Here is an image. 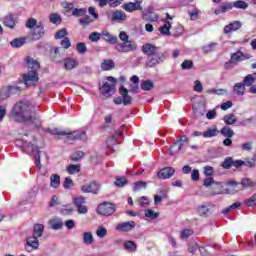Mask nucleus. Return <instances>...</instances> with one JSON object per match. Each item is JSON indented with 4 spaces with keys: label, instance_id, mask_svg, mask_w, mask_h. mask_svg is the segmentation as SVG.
<instances>
[{
    "label": "nucleus",
    "instance_id": "34",
    "mask_svg": "<svg viewBox=\"0 0 256 256\" xmlns=\"http://www.w3.org/2000/svg\"><path fill=\"white\" fill-rule=\"evenodd\" d=\"M69 175H77L81 172V164H70L66 169Z\"/></svg>",
    "mask_w": 256,
    "mask_h": 256
},
{
    "label": "nucleus",
    "instance_id": "56",
    "mask_svg": "<svg viewBox=\"0 0 256 256\" xmlns=\"http://www.w3.org/2000/svg\"><path fill=\"white\" fill-rule=\"evenodd\" d=\"M193 233H195L193 229H184L180 234V239H189Z\"/></svg>",
    "mask_w": 256,
    "mask_h": 256
},
{
    "label": "nucleus",
    "instance_id": "42",
    "mask_svg": "<svg viewBox=\"0 0 256 256\" xmlns=\"http://www.w3.org/2000/svg\"><path fill=\"white\" fill-rule=\"evenodd\" d=\"M49 21L53 25H61V22L63 21V19L61 18V15H59L57 13H52L49 16Z\"/></svg>",
    "mask_w": 256,
    "mask_h": 256
},
{
    "label": "nucleus",
    "instance_id": "32",
    "mask_svg": "<svg viewBox=\"0 0 256 256\" xmlns=\"http://www.w3.org/2000/svg\"><path fill=\"white\" fill-rule=\"evenodd\" d=\"M26 243L32 249H39V238L37 236H30L27 238Z\"/></svg>",
    "mask_w": 256,
    "mask_h": 256
},
{
    "label": "nucleus",
    "instance_id": "22",
    "mask_svg": "<svg viewBox=\"0 0 256 256\" xmlns=\"http://www.w3.org/2000/svg\"><path fill=\"white\" fill-rule=\"evenodd\" d=\"M127 19V14L121 10H115L111 14V21H114L115 23H123Z\"/></svg>",
    "mask_w": 256,
    "mask_h": 256
},
{
    "label": "nucleus",
    "instance_id": "60",
    "mask_svg": "<svg viewBox=\"0 0 256 256\" xmlns=\"http://www.w3.org/2000/svg\"><path fill=\"white\" fill-rule=\"evenodd\" d=\"M181 68L185 71H189V69H193V61L191 60H184L181 64Z\"/></svg>",
    "mask_w": 256,
    "mask_h": 256
},
{
    "label": "nucleus",
    "instance_id": "20",
    "mask_svg": "<svg viewBox=\"0 0 256 256\" xmlns=\"http://www.w3.org/2000/svg\"><path fill=\"white\" fill-rule=\"evenodd\" d=\"M173 175H175V169L171 167H166L158 172L157 177L158 179H171Z\"/></svg>",
    "mask_w": 256,
    "mask_h": 256
},
{
    "label": "nucleus",
    "instance_id": "41",
    "mask_svg": "<svg viewBox=\"0 0 256 256\" xmlns=\"http://www.w3.org/2000/svg\"><path fill=\"white\" fill-rule=\"evenodd\" d=\"M115 62L113 60H103L101 63V69L102 71H111V69H114Z\"/></svg>",
    "mask_w": 256,
    "mask_h": 256
},
{
    "label": "nucleus",
    "instance_id": "61",
    "mask_svg": "<svg viewBox=\"0 0 256 256\" xmlns=\"http://www.w3.org/2000/svg\"><path fill=\"white\" fill-rule=\"evenodd\" d=\"M223 169H231L233 167V158L228 157L222 163Z\"/></svg>",
    "mask_w": 256,
    "mask_h": 256
},
{
    "label": "nucleus",
    "instance_id": "47",
    "mask_svg": "<svg viewBox=\"0 0 256 256\" xmlns=\"http://www.w3.org/2000/svg\"><path fill=\"white\" fill-rule=\"evenodd\" d=\"M171 22L166 21V23L160 27V33L162 35H171Z\"/></svg>",
    "mask_w": 256,
    "mask_h": 256
},
{
    "label": "nucleus",
    "instance_id": "39",
    "mask_svg": "<svg viewBox=\"0 0 256 256\" xmlns=\"http://www.w3.org/2000/svg\"><path fill=\"white\" fill-rule=\"evenodd\" d=\"M124 249L130 253H135L137 251V243L131 240L124 242Z\"/></svg>",
    "mask_w": 256,
    "mask_h": 256
},
{
    "label": "nucleus",
    "instance_id": "16",
    "mask_svg": "<svg viewBox=\"0 0 256 256\" xmlns=\"http://www.w3.org/2000/svg\"><path fill=\"white\" fill-rule=\"evenodd\" d=\"M142 19H144V21H158L159 19V15L155 12H153L152 8H147L146 10H144L142 12Z\"/></svg>",
    "mask_w": 256,
    "mask_h": 256
},
{
    "label": "nucleus",
    "instance_id": "3",
    "mask_svg": "<svg viewBox=\"0 0 256 256\" xmlns=\"http://www.w3.org/2000/svg\"><path fill=\"white\" fill-rule=\"evenodd\" d=\"M74 207H76L79 215H87L89 208L86 206L87 199L83 196L73 198Z\"/></svg>",
    "mask_w": 256,
    "mask_h": 256
},
{
    "label": "nucleus",
    "instance_id": "13",
    "mask_svg": "<svg viewBox=\"0 0 256 256\" xmlns=\"http://www.w3.org/2000/svg\"><path fill=\"white\" fill-rule=\"evenodd\" d=\"M67 139L70 141L80 140L87 141V133L85 131L67 132Z\"/></svg>",
    "mask_w": 256,
    "mask_h": 256
},
{
    "label": "nucleus",
    "instance_id": "18",
    "mask_svg": "<svg viewBox=\"0 0 256 256\" xmlns=\"http://www.w3.org/2000/svg\"><path fill=\"white\" fill-rule=\"evenodd\" d=\"M26 67L28 70V73H37L39 71V62L37 60H34L31 57H28L26 60Z\"/></svg>",
    "mask_w": 256,
    "mask_h": 256
},
{
    "label": "nucleus",
    "instance_id": "24",
    "mask_svg": "<svg viewBox=\"0 0 256 256\" xmlns=\"http://www.w3.org/2000/svg\"><path fill=\"white\" fill-rule=\"evenodd\" d=\"M159 51V48L153 44H144L142 46V52L144 53V55H147L148 57H150V55H154V53H157Z\"/></svg>",
    "mask_w": 256,
    "mask_h": 256
},
{
    "label": "nucleus",
    "instance_id": "9",
    "mask_svg": "<svg viewBox=\"0 0 256 256\" xmlns=\"http://www.w3.org/2000/svg\"><path fill=\"white\" fill-rule=\"evenodd\" d=\"M135 227H137L135 221L120 222L116 225L115 230L120 231L121 233H129L133 231Z\"/></svg>",
    "mask_w": 256,
    "mask_h": 256
},
{
    "label": "nucleus",
    "instance_id": "44",
    "mask_svg": "<svg viewBox=\"0 0 256 256\" xmlns=\"http://www.w3.org/2000/svg\"><path fill=\"white\" fill-rule=\"evenodd\" d=\"M206 93H208V95H218V96L227 95V89H223V88L209 89L206 91Z\"/></svg>",
    "mask_w": 256,
    "mask_h": 256
},
{
    "label": "nucleus",
    "instance_id": "40",
    "mask_svg": "<svg viewBox=\"0 0 256 256\" xmlns=\"http://www.w3.org/2000/svg\"><path fill=\"white\" fill-rule=\"evenodd\" d=\"M221 135H223V137H226L228 139H231V137L235 136V131H233V129H231L229 126H224L221 130H220Z\"/></svg>",
    "mask_w": 256,
    "mask_h": 256
},
{
    "label": "nucleus",
    "instance_id": "14",
    "mask_svg": "<svg viewBox=\"0 0 256 256\" xmlns=\"http://www.w3.org/2000/svg\"><path fill=\"white\" fill-rule=\"evenodd\" d=\"M230 59L237 65V63H241V61H247V59H249V55L243 53L241 50H238L231 54Z\"/></svg>",
    "mask_w": 256,
    "mask_h": 256
},
{
    "label": "nucleus",
    "instance_id": "59",
    "mask_svg": "<svg viewBox=\"0 0 256 256\" xmlns=\"http://www.w3.org/2000/svg\"><path fill=\"white\" fill-rule=\"evenodd\" d=\"M65 37H67V29L66 28H62V29L58 30L55 34V39H65Z\"/></svg>",
    "mask_w": 256,
    "mask_h": 256
},
{
    "label": "nucleus",
    "instance_id": "1",
    "mask_svg": "<svg viewBox=\"0 0 256 256\" xmlns=\"http://www.w3.org/2000/svg\"><path fill=\"white\" fill-rule=\"evenodd\" d=\"M11 117L18 123H35L37 121L35 108L29 102L16 103L12 108Z\"/></svg>",
    "mask_w": 256,
    "mask_h": 256
},
{
    "label": "nucleus",
    "instance_id": "64",
    "mask_svg": "<svg viewBox=\"0 0 256 256\" xmlns=\"http://www.w3.org/2000/svg\"><path fill=\"white\" fill-rule=\"evenodd\" d=\"M64 189H72L73 187V179L71 177H66L63 182Z\"/></svg>",
    "mask_w": 256,
    "mask_h": 256
},
{
    "label": "nucleus",
    "instance_id": "4",
    "mask_svg": "<svg viewBox=\"0 0 256 256\" xmlns=\"http://www.w3.org/2000/svg\"><path fill=\"white\" fill-rule=\"evenodd\" d=\"M98 215H102L104 217H109L115 213V205L113 203L104 202L97 207Z\"/></svg>",
    "mask_w": 256,
    "mask_h": 256
},
{
    "label": "nucleus",
    "instance_id": "37",
    "mask_svg": "<svg viewBox=\"0 0 256 256\" xmlns=\"http://www.w3.org/2000/svg\"><path fill=\"white\" fill-rule=\"evenodd\" d=\"M223 121L225 125H235L237 123V116L233 113L227 114L223 117Z\"/></svg>",
    "mask_w": 256,
    "mask_h": 256
},
{
    "label": "nucleus",
    "instance_id": "25",
    "mask_svg": "<svg viewBox=\"0 0 256 256\" xmlns=\"http://www.w3.org/2000/svg\"><path fill=\"white\" fill-rule=\"evenodd\" d=\"M48 225L53 231H59L63 229V220L61 218H53L48 221Z\"/></svg>",
    "mask_w": 256,
    "mask_h": 256
},
{
    "label": "nucleus",
    "instance_id": "58",
    "mask_svg": "<svg viewBox=\"0 0 256 256\" xmlns=\"http://www.w3.org/2000/svg\"><path fill=\"white\" fill-rule=\"evenodd\" d=\"M126 184H127V178H125V177H118V178H116V181L114 182V185L116 187H125Z\"/></svg>",
    "mask_w": 256,
    "mask_h": 256
},
{
    "label": "nucleus",
    "instance_id": "43",
    "mask_svg": "<svg viewBox=\"0 0 256 256\" xmlns=\"http://www.w3.org/2000/svg\"><path fill=\"white\" fill-rule=\"evenodd\" d=\"M11 47L18 49L19 47H23L25 45V38H15L10 42Z\"/></svg>",
    "mask_w": 256,
    "mask_h": 256
},
{
    "label": "nucleus",
    "instance_id": "63",
    "mask_svg": "<svg viewBox=\"0 0 256 256\" xmlns=\"http://www.w3.org/2000/svg\"><path fill=\"white\" fill-rule=\"evenodd\" d=\"M0 97L1 99H9V97H11V92H9L8 86L2 88V90L0 91Z\"/></svg>",
    "mask_w": 256,
    "mask_h": 256
},
{
    "label": "nucleus",
    "instance_id": "15",
    "mask_svg": "<svg viewBox=\"0 0 256 256\" xmlns=\"http://www.w3.org/2000/svg\"><path fill=\"white\" fill-rule=\"evenodd\" d=\"M100 91L104 97H111L115 94V85L109 84V82H105L101 87Z\"/></svg>",
    "mask_w": 256,
    "mask_h": 256
},
{
    "label": "nucleus",
    "instance_id": "11",
    "mask_svg": "<svg viewBox=\"0 0 256 256\" xmlns=\"http://www.w3.org/2000/svg\"><path fill=\"white\" fill-rule=\"evenodd\" d=\"M23 81L26 87H33L39 81V74L28 72L23 75Z\"/></svg>",
    "mask_w": 256,
    "mask_h": 256
},
{
    "label": "nucleus",
    "instance_id": "54",
    "mask_svg": "<svg viewBox=\"0 0 256 256\" xmlns=\"http://www.w3.org/2000/svg\"><path fill=\"white\" fill-rule=\"evenodd\" d=\"M246 207H256V193L244 201Z\"/></svg>",
    "mask_w": 256,
    "mask_h": 256
},
{
    "label": "nucleus",
    "instance_id": "5",
    "mask_svg": "<svg viewBox=\"0 0 256 256\" xmlns=\"http://www.w3.org/2000/svg\"><path fill=\"white\" fill-rule=\"evenodd\" d=\"M115 49L118 53H131L137 51V44L129 40L128 42L116 44Z\"/></svg>",
    "mask_w": 256,
    "mask_h": 256
},
{
    "label": "nucleus",
    "instance_id": "28",
    "mask_svg": "<svg viewBox=\"0 0 256 256\" xmlns=\"http://www.w3.org/2000/svg\"><path fill=\"white\" fill-rule=\"evenodd\" d=\"M212 205L210 204H204L197 208V213L200 215V217H207L209 213H211Z\"/></svg>",
    "mask_w": 256,
    "mask_h": 256
},
{
    "label": "nucleus",
    "instance_id": "19",
    "mask_svg": "<svg viewBox=\"0 0 256 256\" xmlns=\"http://www.w3.org/2000/svg\"><path fill=\"white\" fill-rule=\"evenodd\" d=\"M243 27V23L240 21H234L228 25H226L223 29L225 35H229V33H233V31H239Z\"/></svg>",
    "mask_w": 256,
    "mask_h": 256
},
{
    "label": "nucleus",
    "instance_id": "38",
    "mask_svg": "<svg viewBox=\"0 0 256 256\" xmlns=\"http://www.w3.org/2000/svg\"><path fill=\"white\" fill-rule=\"evenodd\" d=\"M245 82H238L234 85L233 91L236 95H245Z\"/></svg>",
    "mask_w": 256,
    "mask_h": 256
},
{
    "label": "nucleus",
    "instance_id": "55",
    "mask_svg": "<svg viewBox=\"0 0 256 256\" xmlns=\"http://www.w3.org/2000/svg\"><path fill=\"white\" fill-rule=\"evenodd\" d=\"M84 155H85V153H83V151H77L70 156V159H71V161H74V162L81 161V159H83Z\"/></svg>",
    "mask_w": 256,
    "mask_h": 256
},
{
    "label": "nucleus",
    "instance_id": "52",
    "mask_svg": "<svg viewBox=\"0 0 256 256\" xmlns=\"http://www.w3.org/2000/svg\"><path fill=\"white\" fill-rule=\"evenodd\" d=\"M155 87V84H153V81L151 80H146L142 82L141 88L143 91H151Z\"/></svg>",
    "mask_w": 256,
    "mask_h": 256
},
{
    "label": "nucleus",
    "instance_id": "49",
    "mask_svg": "<svg viewBox=\"0 0 256 256\" xmlns=\"http://www.w3.org/2000/svg\"><path fill=\"white\" fill-rule=\"evenodd\" d=\"M79 23L83 27H87V26L91 25V23H93V18H91V16H89V15H86L83 18L79 19Z\"/></svg>",
    "mask_w": 256,
    "mask_h": 256
},
{
    "label": "nucleus",
    "instance_id": "8",
    "mask_svg": "<svg viewBox=\"0 0 256 256\" xmlns=\"http://www.w3.org/2000/svg\"><path fill=\"white\" fill-rule=\"evenodd\" d=\"M142 0H135L134 2H127L122 5V9L127 11V13H133L134 11H143Z\"/></svg>",
    "mask_w": 256,
    "mask_h": 256
},
{
    "label": "nucleus",
    "instance_id": "57",
    "mask_svg": "<svg viewBox=\"0 0 256 256\" xmlns=\"http://www.w3.org/2000/svg\"><path fill=\"white\" fill-rule=\"evenodd\" d=\"M37 25H39V23H37V19H35V18H30L26 22L27 29L33 30V29H35V27H37Z\"/></svg>",
    "mask_w": 256,
    "mask_h": 256
},
{
    "label": "nucleus",
    "instance_id": "7",
    "mask_svg": "<svg viewBox=\"0 0 256 256\" xmlns=\"http://www.w3.org/2000/svg\"><path fill=\"white\" fill-rule=\"evenodd\" d=\"M163 59H165V56L158 50L156 53L148 56L146 67H155L156 65H159V63H162Z\"/></svg>",
    "mask_w": 256,
    "mask_h": 256
},
{
    "label": "nucleus",
    "instance_id": "53",
    "mask_svg": "<svg viewBox=\"0 0 256 256\" xmlns=\"http://www.w3.org/2000/svg\"><path fill=\"white\" fill-rule=\"evenodd\" d=\"M87 13V8H74L72 11L73 17H82Z\"/></svg>",
    "mask_w": 256,
    "mask_h": 256
},
{
    "label": "nucleus",
    "instance_id": "33",
    "mask_svg": "<svg viewBox=\"0 0 256 256\" xmlns=\"http://www.w3.org/2000/svg\"><path fill=\"white\" fill-rule=\"evenodd\" d=\"M82 239L84 245H93V243H95V238H93L92 232H84Z\"/></svg>",
    "mask_w": 256,
    "mask_h": 256
},
{
    "label": "nucleus",
    "instance_id": "30",
    "mask_svg": "<svg viewBox=\"0 0 256 256\" xmlns=\"http://www.w3.org/2000/svg\"><path fill=\"white\" fill-rule=\"evenodd\" d=\"M78 65H79V63L77 62V60H75L73 58L64 59V68L67 71H71L72 69L77 68Z\"/></svg>",
    "mask_w": 256,
    "mask_h": 256
},
{
    "label": "nucleus",
    "instance_id": "48",
    "mask_svg": "<svg viewBox=\"0 0 256 256\" xmlns=\"http://www.w3.org/2000/svg\"><path fill=\"white\" fill-rule=\"evenodd\" d=\"M235 9H247V7H249V4H247V2L243 1V0H237L234 3H232V8Z\"/></svg>",
    "mask_w": 256,
    "mask_h": 256
},
{
    "label": "nucleus",
    "instance_id": "31",
    "mask_svg": "<svg viewBox=\"0 0 256 256\" xmlns=\"http://www.w3.org/2000/svg\"><path fill=\"white\" fill-rule=\"evenodd\" d=\"M61 185V176L58 174H52L50 176V187L52 189H59V186Z\"/></svg>",
    "mask_w": 256,
    "mask_h": 256
},
{
    "label": "nucleus",
    "instance_id": "10",
    "mask_svg": "<svg viewBox=\"0 0 256 256\" xmlns=\"http://www.w3.org/2000/svg\"><path fill=\"white\" fill-rule=\"evenodd\" d=\"M30 35L32 41H39V39H43L45 35V27L43 24L38 23V25L32 29Z\"/></svg>",
    "mask_w": 256,
    "mask_h": 256
},
{
    "label": "nucleus",
    "instance_id": "27",
    "mask_svg": "<svg viewBox=\"0 0 256 256\" xmlns=\"http://www.w3.org/2000/svg\"><path fill=\"white\" fill-rule=\"evenodd\" d=\"M202 135L205 139H211V137H217L219 135V130H217V127L213 125L204 131Z\"/></svg>",
    "mask_w": 256,
    "mask_h": 256
},
{
    "label": "nucleus",
    "instance_id": "6",
    "mask_svg": "<svg viewBox=\"0 0 256 256\" xmlns=\"http://www.w3.org/2000/svg\"><path fill=\"white\" fill-rule=\"evenodd\" d=\"M185 143H189V138H187V135L181 136L174 144L170 147V155H177L179 151L183 149L185 146Z\"/></svg>",
    "mask_w": 256,
    "mask_h": 256
},
{
    "label": "nucleus",
    "instance_id": "29",
    "mask_svg": "<svg viewBox=\"0 0 256 256\" xmlns=\"http://www.w3.org/2000/svg\"><path fill=\"white\" fill-rule=\"evenodd\" d=\"M102 37L104 41H106L107 43H110V45H115L119 41V38H117V36H113L111 35V33L107 31L102 32Z\"/></svg>",
    "mask_w": 256,
    "mask_h": 256
},
{
    "label": "nucleus",
    "instance_id": "35",
    "mask_svg": "<svg viewBox=\"0 0 256 256\" xmlns=\"http://www.w3.org/2000/svg\"><path fill=\"white\" fill-rule=\"evenodd\" d=\"M45 231V225L43 224H35L33 229V235L34 237H43V232Z\"/></svg>",
    "mask_w": 256,
    "mask_h": 256
},
{
    "label": "nucleus",
    "instance_id": "26",
    "mask_svg": "<svg viewBox=\"0 0 256 256\" xmlns=\"http://www.w3.org/2000/svg\"><path fill=\"white\" fill-rule=\"evenodd\" d=\"M231 9H233V3L225 2L222 5H220L218 9L214 10V14L221 15V13H227V11H231Z\"/></svg>",
    "mask_w": 256,
    "mask_h": 256
},
{
    "label": "nucleus",
    "instance_id": "36",
    "mask_svg": "<svg viewBox=\"0 0 256 256\" xmlns=\"http://www.w3.org/2000/svg\"><path fill=\"white\" fill-rule=\"evenodd\" d=\"M255 82H256V72L253 74H248L243 80V83L246 87H253V83Z\"/></svg>",
    "mask_w": 256,
    "mask_h": 256
},
{
    "label": "nucleus",
    "instance_id": "46",
    "mask_svg": "<svg viewBox=\"0 0 256 256\" xmlns=\"http://www.w3.org/2000/svg\"><path fill=\"white\" fill-rule=\"evenodd\" d=\"M96 235L99 239H105V237H107V228H105V226H98Z\"/></svg>",
    "mask_w": 256,
    "mask_h": 256
},
{
    "label": "nucleus",
    "instance_id": "51",
    "mask_svg": "<svg viewBox=\"0 0 256 256\" xmlns=\"http://www.w3.org/2000/svg\"><path fill=\"white\" fill-rule=\"evenodd\" d=\"M76 51L80 55H84V53H87V45L84 42H79L76 44Z\"/></svg>",
    "mask_w": 256,
    "mask_h": 256
},
{
    "label": "nucleus",
    "instance_id": "12",
    "mask_svg": "<svg viewBox=\"0 0 256 256\" xmlns=\"http://www.w3.org/2000/svg\"><path fill=\"white\" fill-rule=\"evenodd\" d=\"M99 189H101V186L97 182H91L81 186L82 193H92L93 195H97Z\"/></svg>",
    "mask_w": 256,
    "mask_h": 256
},
{
    "label": "nucleus",
    "instance_id": "23",
    "mask_svg": "<svg viewBox=\"0 0 256 256\" xmlns=\"http://www.w3.org/2000/svg\"><path fill=\"white\" fill-rule=\"evenodd\" d=\"M119 137H123V132L116 131L114 134L107 138L106 145L108 147H113V145H117V143H119Z\"/></svg>",
    "mask_w": 256,
    "mask_h": 256
},
{
    "label": "nucleus",
    "instance_id": "21",
    "mask_svg": "<svg viewBox=\"0 0 256 256\" xmlns=\"http://www.w3.org/2000/svg\"><path fill=\"white\" fill-rule=\"evenodd\" d=\"M120 95H122L123 105H131L133 103V97L129 96V90L125 86L120 87Z\"/></svg>",
    "mask_w": 256,
    "mask_h": 256
},
{
    "label": "nucleus",
    "instance_id": "17",
    "mask_svg": "<svg viewBox=\"0 0 256 256\" xmlns=\"http://www.w3.org/2000/svg\"><path fill=\"white\" fill-rule=\"evenodd\" d=\"M16 23L17 17L15 16V14L10 13L3 18V25H5V27H8L9 29H15Z\"/></svg>",
    "mask_w": 256,
    "mask_h": 256
},
{
    "label": "nucleus",
    "instance_id": "2",
    "mask_svg": "<svg viewBox=\"0 0 256 256\" xmlns=\"http://www.w3.org/2000/svg\"><path fill=\"white\" fill-rule=\"evenodd\" d=\"M16 145H21L22 149L25 151V153H27V155L36 153L34 155L36 167L38 169H41V152L39 151V148H37V146L33 145L31 142H27L23 140H17Z\"/></svg>",
    "mask_w": 256,
    "mask_h": 256
},
{
    "label": "nucleus",
    "instance_id": "62",
    "mask_svg": "<svg viewBox=\"0 0 256 256\" xmlns=\"http://www.w3.org/2000/svg\"><path fill=\"white\" fill-rule=\"evenodd\" d=\"M145 217H148V219H157V217H159V213L151 209H148V210H145Z\"/></svg>",
    "mask_w": 256,
    "mask_h": 256
},
{
    "label": "nucleus",
    "instance_id": "45",
    "mask_svg": "<svg viewBox=\"0 0 256 256\" xmlns=\"http://www.w3.org/2000/svg\"><path fill=\"white\" fill-rule=\"evenodd\" d=\"M240 185L245 188L256 187V182L251 180V178H243Z\"/></svg>",
    "mask_w": 256,
    "mask_h": 256
},
{
    "label": "nucleus",
    "instance_id": "50",
    "mask_svg": "<svg viewBox=\"0 0 256 256\" xmlns=\"http://www.w3.org/2000/svg\"><path fill=\"white\" fill-rule=\"evenodd\" d=\"M141 189H147V182L145 181H137L134 183L133 191H141Z\"/></svg>",
    "mask_w": 256,
    "mask_h": 256
}]
</instances>
